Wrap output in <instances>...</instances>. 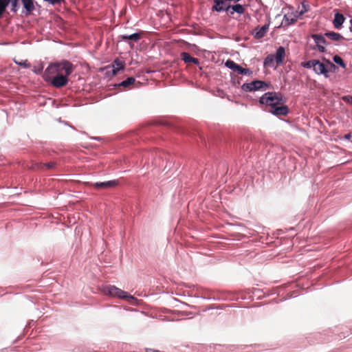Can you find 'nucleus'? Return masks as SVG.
I'll list each match as a JSON object with an SVG mask.
<instances>
[{"label": "nucleus", "instance_id": "nucleus-1", "mask_svg": "<svg viewBox=\"0 0 352 352\" xmlns=\"http://www.w3.org/2000/svg\"><path fill=\"white\" fill-rule=\"evenodd\" d=\"M75 66L68 60L50 64L43 74L44 80L56 88L67 85L68 76L74 72Z\"/></svg>", "mask_w": 352, "mask_h": 352}, {"label": "nucleus", "instance_id": "nucleus-2", "mask_svg": "<svg viewBox=\"0 0 352 352\" xmlns=\"http://www.w3.org/2000/svg\"><path fill=\"white\" fill-rule=\"evenodd\" d=\"M259 102L262 104H266V111L276 116H286L289 113V109L283 104L285 101L279 94L265 93L260 98Z\"/></svg>", "mask_w": 352, "mask_h": 352}, {"label": "nucleus", "instance_id": "nucleus-3", "mask_svg": "<svg viewBox=\"0 0 352 352\" xmlns=\"http://www.w3.org/2000/svg\"><path fill=\"white\" fill-rule=\"evenodd\" d=\"M105 294L111 296L118 297L121 299H126L131 305H135L137 299L133 296L129 295L127 292L116 287L114 285L107 286L104 289Z\"/></svg>", "mask_w": 352, "mask_h": 352}, {"label": "nucleus", "instance_id": "nucleus-4", "mask_svg": "<svg viewBox=\"0 0 352 352\" xmlns=\"http://www.w3.org/2000/svg\"><path fill=\"white\" fill-rule=\"evenodd\" d=\"M315 65L314 71L317 74H323L325 77H328V73L329 71L332 69H336V65L329 61H328L327 64L325 65L320 60H316Z\"/></svg>", "mask_w": 352, "mask_h": 352}, {"label": "nucleus", "instance_id": "nucleus-5", "mask_svg": "<svg viewBox=\"0 0 352 352\" xmlns=\"http://www.w3.org/2000/svg\"><path fill=\"white\" fill-rule=\"evenodd\" d=\"M266 83L261 80H254L250 83H244L241 88L245 91H256L259 89H265Z\"/></svg>", "mask_w": 352, "mask_h": 352}, {"label": "nucleus", "instance_id": "nucleus-6", "mask_svg": "<svg viewBox=\"0 0 352 352\" xmlns=\"http://www.w3.org/2000/svg\"><path fill=\"white\" fill-rule=\"evenodd\" d=\"M19 0H0V19L6 11L10 3H12V11L16 12L19 8Z\"/></svg>", "mask_w": 352, "mask_h": 352}, {"label": "nucleus", "instance_id": "nucleus-7", "mask_svg": "<svg viewBox=\"0 0 352 352\" xmlns=\"http://www.w3.org/2000/svg\"><path fill=\"white\" fill-rule=\"evenodd\" d=\"M227 0H214V6H212V10L217 12L221 11H229L231 6L228 5L226 3Z\"/></svg>", "mask_w": 352, "mask_h": 352}, {"label": "nucleus", "instance_id": "nucleus-8", "mask_svg": "<svg viewBox=\"0 0 352 352\" xmlns=\"http://www.w3.org/2000/svg\"><path fill=\"white\" fill-rule=\"evenodd\" d=\"M311 37L314 40L318 50L321 52H324L325 51L324 45L327 43L324 37L320 34H312Z\"/></svg>", "mask_w": 352, "mask_h": 352}, {"label": "nucleus", "instance_id": "nucleus-9", "mask_svg": "<svg viewBox=\"0 0 352 352\" xmlns=\"http://www.w3.org/2000/svg\"><path fill=\"white\" fill-rule=\"evenodd\" d=\"M118 185L116 180L108 181L104 182H96L93 184V186L96 188H113Z\"/></svg>", "mask_w": 352, "mask_h": 352}, {"label": "nucleus", "instance_id": "nucleus-10", "mask_svg": "<svg viewBox=\"0 0 352 352\" xmlns=\"http://www.w3.org/2000/svg\"><path fill=\"white\" fill-rule=\"evenodd\" d=\"M285 56V50L283 47H279L275 55V60L277 65H280L283 63Z\"/></svg>", "mask_w": 352, "mask_h": 352}, {"label": "nucleus", "instance_id": "nucleus-11", "mask_svg": "<svg viewBox=\"0 0 352 352\" xmlns=\"http://www.w3.org/2000/svg\"><path fill=\"white\" fill-rule=\"evenodd\" d=\"M269 30V25H264L261 28H257L254 30V37L256 38H263Z\"/></svg>", "mask_w": 352, "mask_h": 352}, {"label": "nucleus", "instance_id": "nucleus-12", "mask_svg": "<svg viewBox=\"0 0 352 352\" xmlns=\"http://www.w3.org/2000/svg\"><path fill=\"white\" fill-rule=\"evenodd\" d=\"M181 58L186 63H194L195 65L199 64V60L190 55L188 52H182L181 54Z\"/></svg>", "mask_w": 352, "mask_h": 352}, {"label": "nucleus", "instance_id": "nucleus-13", "mask_svg": "<svg viewBox=\"0 0 352 352\" xmlns=\"http://www.w3.org/2000/svg\"><path fill=\"white\" fill-rule=\"evenodd\" d=\"M344 20L345 18L342 14L336 13L335 14L334 19L333 21L335 28L340 29L342 27V25L343 24Z\"/></svg>", "mask_w": 352, "mask_h": 352}, {"label": "nucleus", "instance_id": "nucleus-14", "mask_svg": "<svg viewBox=\"0 0 352 352\" xmlns=\"http://www.w3.org/2000/svg\"><path fill=\"white\" fill-rule=\"evenodd\" d=\"M120 38L122 41H126L128 40L133 41L135 42L138 41L142 38V34L141 33H134L131 35H122L120 36Z\"/></svg>", "mask_w": 352, "mask_h": 352}, {"label": "nucleus", "instance_id": "nucleus-15", "mask_svg": "<svg viewBox=\"0 0 352 352\" xmlns=\"http://www.w3.org/2000/svg\"><path fill=\"white\" fill-rule=\"evenodd\" d=\"M55 162H51L49 163H41V164H35L34 166L32 167L34 169H40V170H45V169H51L55 167Z\"/></svg>", "mask_w": 352, "mask_h": 352}, {"label": "nucleus", "instance_id": "nucleus-16", "mask_svg": "<svg viewBox=\"0 0 352 352\" xmlns=\"http://www.w3.org/2000/svg\"><path fill=\"white\" fill-rule=\"evenodd\" d=\"M124 67V63L122 61H121L118 59L115 60L113 63V69H112L113 74L116 75L118 74V72L120 70L123 69Z\"/></svg>", "mask_w": 352, "mask_h": 352}, {"label": "nucleus", "instance_id": "nucleus-17", "mask_svg": "<svg viewBox=\"0 0 352 352\" xmlns=\"http://www.w3.org/2000/svg\"><path fill=\"white\" fill-rule=\"evenodd\" d=\"M324 35L329 39L335 41L344 39V37L340 34L334 32H327Z\"/></svg>", "mask_w": 352, "mask_h": 352}, {"label": "nucleus", "instance_id": "nucleus-18", "mask_svg": "<svg viewBox=\"0 0 352 352\" xmlns=\"http://www.w3.org/2000/svg\"><path fill=\"white\" fill-rule=\"evenodd\" d=\"M135 81V78L133 77H129L126 80H123L122 82H120L118 86L119 87H124V88H128L129 86L132 85Z\"/></svg>", "mask_w": 352, "mask_h": 352}, {"label": "nucleus", "instance_id": "nucleus-19", "mask_svg": "<svg viewBox=\"0 0 352 352\" xmlns=\"http://www.w3.org/2000/svg\"><path fill=\"white\" fill-rule=\"evenodd\" d=\"M230 9H232V11L230 12V14H232L234 12L239 13V14H243L245 12V9L241 4H236L234 6H231Z\"/></svg>", "mask_w": 352, "mask_h": 352}, {"label": "nucleus", "instance_id": "nucleus-20", "mask_svg": "<svg viewBox=\"0 0 352 352\" xmlns=\"http://www.w3.org/2000/svg\"><path fill=\"white\" fill-rule=\"evenodd\" d=\"M22 2L24 8L28 12H30L34 10V7L32 0H22Z\"/></svg>", "mask_w": 352, "mask_h": 352}, {"label": "nucleus", "instance_id": "nucleus-21", "mask_svg": "<svg viewBox=\"0 0 352 352\" xmlns=\"http://www.w3.org/2000/svg\"><path fill=\"white\" fill-rule=\"evenodd\" d=\"M333 60L336 64L339 65L342 68H346V65L340 56L336 55L333 56Z\"/></svg>", "mask_w": 352, "mask_h": 352}, {"label": "nucleus", "instance_id": "nucleus-22", "mask_svg": "<svg viewBox=\"0 0 352 352\" xmlns=\"http://www.w3.org/2000/svg\"><path fill=\"white\" fill-rule=\"evenodd\" d=\"M274 60L275 57L274 56H267L264 60V65L265 66L272 67Z\"/></svg>", "mask_w": 352, "mask_h": 352}, {"label": "nucleus", "instance_id": "nucleus-23", "mask_svg": "<svg viewBox=\"0 0 352 352\" xmlns=\"http://www.w3.org/2000/svg\"><path fill=\"white\" fill-rule=\"evenodd\" d=\"M316 60H311L307 62L301 63V66L305 68H313L314 67Z\"/></svg>", "mask_w": 352, "mask_h": 352}, {"label": "nucleus", "instance_id": "nucleus-24", "mask_svg": "<svg viewBox=\"0 0 352 352\" xmlns=\"http://www.w3.org/2000/svg\"><path fill=\"white\" fill-rule=\"evenodd\" d=\"M225 65L227 67H228L229 69L234 71L235 69V67H236L237 64L232 60L229 59L226 62Z\"/></svg>", "mask_w": 352, "mask_h": 352}, {"label": "nucleus", "instance_id": "nucleus-25", "mask_svg": "<svg viewBox=\"0 0 352 352\" xmlns=\"http://www.w3.org/2000/svg\"><path fill=\"white\" fill-rule=\"evenodd\" d=\"M284 20H285V25H287L293 24L296 21V19H294L293 17H290L289 16H287V15L285 16Z\"/></svg>", "mask_w": 352, "mask_h": 352}, {"label": "nucleus", "instance_id": "nucleus-26", "mask_svg": "<svg viewBox=\"0 0 352 352\" xmlns=\"http://www.w3.org/2000/svg\"><path fill=\"white\" fill-rule=\"evenodd\" d=\"M44 1L50 3L52 5H56V4H60L65 0H44Z\"/></svg>", "mask_w": 352, "mask_h": 352}, {"label": "nucleus", "instance_id": "nucleus-27", "mask_svg": "<svg viewBox=\"0 0 352 352\" xmlns=\"http://www.w3.org/2000/svg\"><path fill=\"white\" fill-rule=\"evenodd\" d=\"M252 74V72L250 71L249 69H245V68H243V72H241V74L242 75H248V76H250Z\"/></svg>", "mask_w": 352, "mask_h": 352}, {"label": "nucleus", "instance_id": "nucleus-28", "mask_svg": "<svg viewBox=\"0 0 352 352\" xmlns=\"http://www.w3.org/2000/svg\"><path fill=\"white\" fill-rule=\"evenodd\" d=\"M16 63L20 65H22L24 67H29L30 66V64L27 60H25L24 62H20V63L16 62Z\"/></svg>", "mask_w": 352, "mask_h": 352}, {"label": "nucleus", "instance_id": "nucleus-29", "mask_svg": "<svg viewBox=\"0 0 352 352\" xmlns=\"http://www.w3.org/2000/svg\"><path fill=\"white\" fill-rule=\"evenodd\" d=\"M243 67H241L239 65L237 64L236 67H235L234 72H236L237 73L241 74V72H243Z\"/></svg>", "mask_w": 352, "mask_h": 352}, {"label": "nucleus", "instance_id": "nucleus-30", "mask_svg": "<svg viewBox=\"0 0 352 352\" xmlns=\"http://www.w3.org/2000/svg\"><path fill=\"white\" fill-rule=\"evenodd\" d=\"M43 69V66H40L38 68H37V69H35L34 72L36 73V74H39L42 72Z\"/></svg>", "mask_w": 352, "mask_h": 352}, {"label": "nucleus", "instance_id": "nucleus-31", "mask_svg": "<svg viewBox=\"0 0 352 352\" xmlns=\"http://www.w3.org/2000/svg\"><path fill=\"white\" fill-rule=\"evenodd\" d=\"M349 98H350L352 100V96H345L343 98V100L345 101H349Z\"/></svg>", "mask_w": 352, "mask_h": 352}, {"label": "nucleus", "instance_id": "nucleus-32", "mask_svg": "<svg viewBox=\"0 0 352 352\" xmlns=\"http://www.w3.org/2000/svg\"><path fill=\"white\" fill-rule=\"evenodd\" d=\"M350 23H351V26H350L349 29L352 32V19H351Z\"/></svg>", "mask_w": 352, "mask_h": 352}, {"label": "nucleus", "instance_id": "nucleus-33", "mask_svg": "<svg viewBox=\"0 0 352 352\" xmlns=\"http://www.w3.org/2000/svg\"><path fill=\"white\" fill-rule=\"evenodd\" d=\"M129 45H131V47H133V45H132L131 43H129Z\"/></svg>", "mask_w": 352, "mask_h": 352}]
</instances>
